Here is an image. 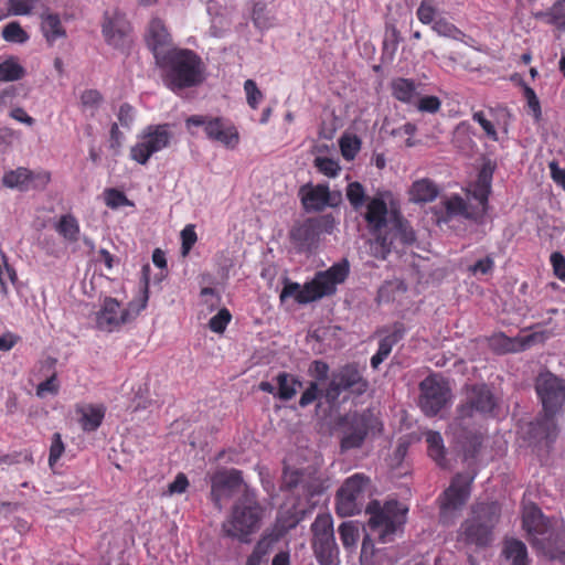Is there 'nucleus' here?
Segmentation results:
<instances>
[{
	"mask_svg": "<svg viewBox=\"0 0 565 565\" xmlns=\"http://www.w3.org/2000/svg\"><path fill=\"white\" fill-rule=\"evenodd\" d=\"M364 218L371 235L370 249L376 258L385 259L393 250L412 245L416 239L414 230L403 217L391 192L371 198Z\"/></svg>",
	"mask_w": 565,
	"mask_h": 565,
	"instance_id": "1",
	"label": "nucleus"
},
{
	"mask_svg": "<svg viewBox=\"0 0 565 565\" xmlns=\"http://www.w3.org/2000/svg\"><path fill=\"white\" fill-rule=\"evenodd\" d=\"M494 406V397L486 385L467 387L466 399L457 407L448 428V434L462 449L465 459L472 458L481 445L479 416L491 413Z\"/></svg>",
	"mask_w": 565,
	"mask_h": 565,
	"instance_id": "2",
	"label": "nucleus"
},
{
	"mask_svg": "<svg viewBox=\"0 0 565 565\" xmlns=\"http://www.w3.org/2000/svg\"><path fill=\"white\" fill-rule=\"evenodd\" d=\"M535 388L543 405V415L529 424L526 434L531 443L550 447L557 437L554 416L565 407V380L551 372H542Z\"/></svg>",
	"mask_w": 565,
	"mask_h": 565,
	"instance_id": "3",
	"label": "nucleus"
},
{
	"mask_svg": "<svg viewBox=\"0 0 565 565\" xmlns=\"http://www.w3.org/2000/svg\"><path fill=\"white\" fill-rule=\"evenodd\" d=\"M522 524L530 543L537 552L551 559H556L563 554L565 546L563 519H547L537 505L526 503L523 505Z\"/></svg>",
	"mask_w": 565,
	"mask_h": 565,
	"instance_id": "4",
	"label": "nucleus"
},
{
	"mask_svg": "<svg viewBox=\"0 0 565 565\" xmlns=\"http://www.w3.org/2000/svg\"><path fill=\"white\" fill-rule=\"evenodd\" d=\"M157 63L163 68L164 84L172 90L192 87L203 81V63L190 50H169Z\"/></svg>",
	"mask_w": 565,
	"mask_h": 565,
	"instance_id": "5",
	"label": "nucleus"
},
{
	"mask_svg": "<svg viewBox=\"0 0 565 565\" xmlns=\"http://www.w3.org/2000/svg\"><path fill=\"white\" fill-rule=\"evenodd\" d=\"M349 275V263L344 259L332 265L324 271L316 274L315 278L301 287L298 282L285 285L280 300L295 298L298 303H308L335 292L337 285L343 282Z\"/></svg>",
	"mask_w": 565,
	"mask_h": 565,
	"instance_id": "6",
	"label": "nucleus"
},
{
	"mask_svg": "<svg viewBox=\"0 0 565 565\" xmlns=\"http://www.w3.org/2000/svg\"><path fill=\"white\" fill-rule=\"evenodd\" d=\"M263 512L255 492L246 489L233 505L230 516L223 522L222 530L226 536L249 543L250 535L260 527Z\"/></svg>",
	"mask_w": 565,
	"mask_h": 565,
	"instance_id": "7",
	"label": "nucleus"
},
{
	"mask_svg": "<svg viewBox=\"0 0 565 565\" xmlns=\"http://www.w3.org/2000/svg\"><path fill=\"white\" fill-rule=\"evenodd\" d=\"M406 512L407 508L398 501L372 500L365 507V513L369 515L367 529L381 543L391 542L405 523Z\"/></svg>",
	"mask_w": 565,
	"mask_h": 565,
	"instance_id": "8",
	"label": "nucleus"
},
{
	"mask_svg": "<svg viewBox=\"0 0 565 565\" xmlns=\"http://www.w3.org/2000/svg\"><path fill=\"white\" fill-rule=\"evenodd\" d=\"M148 287L145 286L140 297L132 300L127 307L122 308L115 298H106L96 312V327L105 332L119 330L124 324L132 321L147 306Z\"/></svg>",
	"mask_w": 565,
	"mask_h": 565,
	"instance_id": "9",
	"label": "nucleus"
},
{
	"mask_svg": "<svg viewBox=\"0 0 565 565\" xmlns=\"http://www.w3.org/2000/svg\"><path fill=\"white\" fill-rule=\"evenodd\" d=\"M473 514L461 525V536L468 544L487 546L492 541V530L500 518V505L497 502L480 503Z\"/></svg>",
	"mask_w": 565,
	"mask_h": 565,
	"instance_id": "10",
	"label": "nucleus"
},
{
	"mask_svg": "<svg viewBox=\"0 0 565 565\" xmlns=\"http://www.w3.org/2000/svg\"><path fill=\"white\" fill-rule=\"evenodd\" d=\"M371 480L364 473H354L347 478L335 495V512L340 516L361 513L370 493Z\"/></svg>",
	"mask_w": 565,
	"mask_h": 565,
	"instance_id": "11",
	"label": "nucleus"
},
{
	"mask_svg": "<svg viewBox=\"0 0 565 565\" xmlns=\"http://www.w3.org/2000/svg\"><path fill=\"white\" fill-rule=\"evenodd\" d=\"M173 139L171 126L168 124L149 125L138 137L130 149V158L139 164H147L157 152L168 148Z\"/></svg>",
	"mask_w": 565,
	"mask_h": 565,
	"instance_id": "12",
	"label": "nucleus"
},
{
	"mask_svg": "<svg viewBox=\"0 0 565 565\" xmlns=\"http://www.w3.org/2000/svg\"><path fill=\"white\" fill-rule=\"evenodd\" d=\"M188 130L193 135V127H202L206 137L227 149H235L239 143L237 128L227 119L204 115H192L185 120Z\"/></svg>",
	"mask_w": 565,
	"mask_h": 565,
	"instance_id": "13",
	"label": "nucleus"
},
{
	"mask_svg": "<svg viewBox=\"0 0 565 565\" xmlns=\"http://www.w3.org/2000/svg\"><path fill=\"white\" fill-rule=\"evenodd\" d=\"M480 179L482 184H480L472 193V199L476 203L468 202L459 195H451L441 201V204L449 217L462 216L465 218L478 221L484 216L488 209L490 183L483 175H480Z\"/></svg>",
	"mask_w": 565,
	"mask_h": 565,
	"instance_id": "14",
	"label": "nucleus"
},
{
	"mask_svg": "<svg viewBox=\"0 0 565 565\" xmlns=\"http://www.w3.org/2000/svg\"><path fill=\"white\" fill-rule=\"evenodd\" d=\"M367 387L369 382L359 367L355 364H347L332 372L324 390V397L329 403H334L344 392L360 396L367 391Z\"/></svg>",
	"mask_w": 565,
	"mask_h": 565,
	"instance_id": "15",
	"label": "nucleus"
},
{
	"mask_svg": "<svg viewBox=\"0 0 565 565\" xmlns=\"http://www.w3.org/2000/svg\"><path fill=\"white\" fill-rule=\"evenodd\" d=\"M419 407L427 416L437 415L451 402V388L446 379L439 374H433L424 379L419 384Z\"/></svg>",
	"mask_w": 565,
	"mask_h": 565,
	"instance_id": "16",
	"label": "nucleus"
},
{
	"mask_svg": "<svg viewBox=\"0 0 565 565\" xmlns=\"http://www.w3.org/2000/svg\"><path fill=\"white\" fill-rule=\"evenodd\" d=\"M311 530L313 551L320 565H334L339 550L334 539L333 521L330 514H319Z\"/></svg>",
	"mask_w": 565,
	"mask_h": 565,
	"instance_id": "17",
	"label": "nucleus"
},
{
	"mask_svg": "<svg viewBox=\"0 0 565 565\" xmlns=\"http://www.w3.org/2000/svg\"><path fill=\"white\" fill-rule=\"evenodd\" d=\"M375 424L376 419L369 412L347 415L341 428V450L360 448Z\"/></svg>",
	"mask_w": 565,
	"mask_h": 565,
	"instance_id": "18",
	"label": "nucleus"
},
{
	"mask_svg": "<svg viewBox=\"0 0 565 565\" xmlns=\"http://www.w3.org/2000/svg\"><path fill=\"white\" fill-rule=\"evenodd\" d=\"M473 479L475 476L469 473H458L454 477L441 499V522L449 523L454 518V512L466 503L470 494V484Z\"/></svg>",
	"mask_w": 565,
	"mask_h": 565,
	"instance_id": "19",
	"label": "nucleus"
},
{
	"mask_svg": "<svg viewBox=\"0 0 565 565\" xmlns=\"http://www.w3.org/2000/svg\"><path fill=\"white\" fill-rule=\"evenodd\" d=\"M281 488L298 490L299 493L309 498L322 492L321 480L317 476L316 469L311 467L300 469L286 466L281 477Z\"/></svg>",
	"mask_w": 565,
	"mask_h": 565,
	"instance_id": "20",
	"label": "nucleus"
},
{
	"mask_svg": "<svg viewBox=\"0 0 565 565\" xmlns=\"http://www.w3.org/2000/svg\"><path fill=\"white\" fill-rule=\"evenodd\" d=\"M243 482L242 472L236 469L221 470L211 478V499L222 510V500L230 498Z\"/></svg>",
	"mask_w": 565,
	"mask_h": 565,
	"instance_id": "21",
	"label": "nucleus"
},
{
	"mask_svg": "<svg viewBox=\"0 0 565 565\" xmlns=\"http://www.w3.org/2000/svg\"><path fill=\"white\" fill-rule=\"evenodd\" d=\"M130 25L124 13L115 10L107 11L103 23V35L108 44L119 47L125 44Z\"/></svg>",
	"mask_w": 565,
	"mask_h": 565,
	"instance_id": "22",
	"label": "nucleus"
},
{
	"mask_svg": "<svg viewBox=\"0 0 565 565\" xmlns=\"http://www.w3.org/2000/svg\"><path fill=\"white\" fill-rule=\"evenodd\" d=\"M299 194L306 211H322L328 205H334L331 202L329 188L326 184H307L300 188Z\"/></svg>",
	"mask_w": 565,
	"mask_h": 565,
	"instance_id": "23",
	"label": "nucleus"
},
{
	"mask_svg": "<svg viewBox=\"0 0 565 565\" xmlns=\"http://www.w3.org/2000/svg\"><path fill=\"white\" fill-rule=\"evenodd\" d=\"M147 43L153 52L156 61L162 58L168 52L166 47L170 44V34L158 18L152 19L149 23Z\"/></svg>",
	"mask_w": 565,
	"mask_h": 565,
	"instance_id": "24",
	"label": "nucleus"
},
{
	"mask_svg": "<svg viewBox=\"0 0 565 565\" xmlns=\"http://www.w3.org/2000/svg\"><path fill=\"white\" fill-rule=\"evenodd\" d=\"M438 194V185L428 178L414 181L408 190L409 201L417 204L433 202Z\"/></svg>",
	"mask_w": 565,
	"mask_h": 565,
	"instance_id": "25",
	"label": "nucleus"
},
{
	"mask_svg": "<svg viewBox=\"0 0 565 565\" xmlns=\"http://www.w3.org/2000/svg\"><path fill=\"white\" fill-rule=\"evenodd\" d=\"M419 86L420 85L414 79L405 77H397L391 82L393 97L407 105H414L416 103L419 96Z\"/></svg>",
	"mask_w": 565,
	"mask_h": 565,
	"instance_id": "26",
	"label": "nucleus"
},
{
	"mask_svg": "<svg viewBox=\"0 0 565 565\" xmlns=\"http://www.w3.org/2000/svg\"><path fill=\"white\" fill-rule=\"evenodd\" d=\"M317 235V230L310 222H305L290 231L291 242L300 250L310 249L316 243Z\"/></svg>",
	"mask_w": 565,
	"mask_h": 565,
	"instance_id": "27",
	"label": "nucleus"
},
{
	"mask_svg": "<svg viewBox=\"0 0 565 565\" xmlns=\"http://www.w3.org/2000/svg\"><path fill=\"white\" fill-rule=\"evenodd\" d=\"M81 414L79 423L86 431L96 430L105 416V408L98 405H87L77 411Z\"/></svg>",
	"mask_w": 565,
	"mask_h": 565,
	"instance_id": "28",
	"label": "nucleus"
},
{
	"mask_svg": "<svg viewBox=\"0 0 565 565\" xmlns=\"http://www.w3.org/2000/svg\"><path fill=\"white\" fill-rule=\"evenodd\" d=\"M277 397L282 401H289L297 394L301 387V382L292 374L280 372L276 376Z\"/></svg>",
	"mask_w": 565,
	"mask_h": 565,
	"instance_id": "29",
	"label": "nucleus"
},
{
	"mask_svg": "<svg viewBox=\"0 0 565 565\" xmlns=\"http://www.w3.org/2000/svg\"><path fill=\"white\" fill-rule=\"evenodd\" d=\"M41 28L46 41L50 44H53L57 39L64 38L66 34L57 14H44L42 17Z\"/></svg>",
	"mask_w": 565,
	"mask_h": 565,
	"instance_id": "30",
	"label": "nucleus"
},
{
	"mask_svg": "<svg viewBox=\"0 0 565 565\" xmlns=\"http://www.w3.org/2000/svg\"><path fill=\"white\" fill-rule=\"evenodd\" d=\"M402 335L403 334L399 330H395L381 339L377 352L371 358V366L373 369H377L380 364L391 354L393 347L399 341Z\"/></svg>",
	"mask_w": 565,
	"mask_h": 565,
	"instance_id": "31",
	"label": "nucleus"
},
{
	"mask_svg": "<svg viewBox=\"0 0 565 565\" xmlns=\"http://www.w3.org/2000/svg\"><path fill=\"white\" fill-rule=\"evenodd\" d=\"M503 554L511 562V565H529L527 550L519 540H508L504 544Z\"/></svg>",
	"mask_w": 565,
	"mask_h": 565,
	"instance_id": "32",
	"label": "nucleus"
},
{
	"mask_svg": "<svg viewBox=\"0 0 565 565\" xmlns=\"http://www.w3.org/2000/svg\"><path fill=\"white\" fill-rule=\"evenodd\" d=\"M33 177V172L25 168H18L14 171L7 172L2 178V183L10 189L26 190L29 180Z\"/></svg>",
	"mask_w": 565,
	"mask_h": 565,
	"instance_id": "33",
	"label": "nucleus"
},
{
	"mask_svg": "<svg viewBox=\"0 0 565 565\" xmlns=\"http://www.w3.org/2000/svg\"><path fill=\"white\" fill-rule=\"evenodd\" d=\"M25 70L13 56L0 63V82H15L21 79Z\"/></svg>",
	"mask_w": 565,
	"mask_h": 565,
	"instance_id": "34",
	"label": "nucleus"
},
{
	"mask_svg": "<svg viewBox=\"0 0 565 565\" xmlns=\"http://www.w3.org/2000/svg\"><path fill=\"white\" fill-rule=\"evenodd\" d=\"M429 456L441 467H445V447L441 435L438 431L426 433Z\"/></svg>",
	"mask_w": 565,
	"mask_h": 565,
	"instance_id": "35",
	"label": "nucleus"
},
{
	"mask_svg": "<svg viewBox=\"0 0 565 565\" xmlns=\"http://www.w3.org/2000/svg\"><path fill=\"white\" fill-rule=\"evenodd\" d=\"M56 231L64 239L72 243L79 238V224L73 215H63L56 225Z\"/></svg>",
	"mask_w": 565,
	"mask_h": 565,
	"instance_id": "36",
	"label": "nucleus"
},
{
	"mask_svg": "<svg viewBox=\"0 0 565 565\" xmlns=\"http://www.w3.org/2000/svg\"><path fill=\"white\" fill-rule=\"evenodd\" d=\"M339 535L343 546L348 550L354 548L360 537L359 525L354 521L343 522L339 526Z\"/></svg>",
	"mask_w": 565,
	"mask_h": 565,
	"instance_id": "37",
	"label": "nucleus"
},
{
	"mask_svg": "<svg viewBox=\"0 0 565 565\" xmlns=\"http://www.w3.org/2000/svg\"><path fill=\"white\" fill-rule=\"evenodd\" d=\"M252 20L259 30H268L275 24V17L267 10L266 4L262 2L254 4Z\"/></svg>",
	"mask_w": 565,
	"mask_h": 565,
	"instance_id": "38",
	"label": "nucleus"
},
{
	"mask_svg": "<svg viewBox=\"0 0 565 565\" xmlns=\"http://www.w3.org/2000/svg\"><path fill=\"white\" fill-rule=\"evenodd\" d=\"M431 29L439 36L449 38L456 41H462L465 38V33L445 18L437 19L431 25Z\"/></svg>",
	"mask_w": 565,
	"mask_h": 565,
	"instance_id": "39",
	"label": "nucleus"
},
{
	"mask_svg": "<svg viewBox=\"0 0 565 565\" xmlns=\"http://www.w3.org/2000/svg\"><path fill=\"white\" fill-rule=\"evenodd\" d=\"M81 107L84 113H89L90 116H94L98 110L100 105L103 104V96L96 89H85L79 97Z\"/></svg>",
	"mask_w": 565,
	"mask_h": 565,
	"instance_id": "40",
	"label": "nucleus"
},
{
	"mask_svg": "<svg viewBox=\"0 0 565 565\" xmlns=\"http://www.w3.org/2000/svg\"><path fill=\"white\" fill-rule=\"evenodd\" d=\"M2 38L7 42H13V43H24L29 40L28 33L15 21L8 23L3 28Z\"/></svg>",
	"mask_w": 565,
	"mask_h": 565,
	"instance_id": "41",
	"label": "nucleus"
},
{
	"mask_svg": "<svg viewBox=\"0 0 565 565\" xmlns=\"http://www.w3.org/2000/svg\"><path fill=\"white\" fill-rule=\"evenodd\" d=\"M40 0H8L7 8L10 15H28Z\"/></svg>",
	"mask_w": 565,
	"mask_h": 565,
	"instance_id": "42",
	"label": "nucleus"
},
{
	"mask_svg": "<svg viewBox=\"0 0 565 565\" xmlns=\"http://www.w3.org/2000/svg\"><path fill=\"white\" fill-rule=\"evenodd\" d=\"M347 198L354 210H360L365 203V191L362 184L359 182L349 183Z\"/></svg>",
	"mask_w": 565,
	"mask_h": 565,
	"instance_id": "43",
	"label": "nucleus"
},
{
	"mask_svg": "<svg viewBox=\"0 0 565 565\" xmlns=\"http://www.w3.org/2000/svg\"><path fill=\"white\" fill-rule=\"evenodd\" d=\"M361 141L356 136H343L340 139V149L344 159L352 160L360 151Z\"/></svg>",
	"mask_w": 565,
	"mask_h": 565,
	"instance_id": "44",
	"label": "nucleus"
},
{
	"mask_svg": "<svg viewBox=\"0 0 565 565\" xmlns=\"http://www.w3.org/2000/svg\"><path fill=\"white\" fill-rule=\"evenodd\" d=\"M437 9L431 0H423L417 8L416 15L423 24H434Z\"/></svg>",
	"mask_w": 565,
	"mask_h": 565,
	"instance_id": "45",
	"label": "nucleus"
},
{
	"mask_svg": "<svg viewBox=\"0 0 565 565\" xmlns=\"http://www.w3.org/2000/svg\"><path fill=\"white\" fill-rule=\"evenodd\" d=\"M315 167L324 175L334 178L339 174L341 168L338 161L331 158L318 157L315 159Z\"/></svg>",
	"mask_w": 565,
	"mask_h": 565,
	"instance_id": "46",
	"label": "nucleus"
},
{
	"mask_svg": "<svg viewBox=\"0 0 565 565\" xmlns=\"http://www.w3.org/2000/svg\"><path fill=\"white\" fill-rule=\"evenodd\" d=\"M414 105L422 113L436 114L440 109L441 102L437 96H418Z\"/></svg>",
	"mask_w": 565,
	"mask_h": 565,
	"instance_id": "47",
	"label": "nucleus"
},
{
	"mask_svg": "<svg viewBox=\"0 0 565 565\" xmlns=\"http://www.w3.org/2000/svg\"><path fill=\"white\" fill-rule=\"evenodd\" d=\"M231 313L227 309H221L215 316L210 319V329L216 333H222L231 321Z\"/></svg>",
	"mask_w": 565,
	"mask_h": 565,
	"instance_id": "48",
	"label": "nucleus"
},
{
	"mask_svg": "<svg viewBox=\"0 0 565 565\" xmlns=\"http://www.w3.org/2000/svg\"><path fill=\"white\" fill-rule=\"evenodd\" d=\"M278 540L279 535L277 533H265L255 545L254 551L264 557L273 550L275 543H277Z\"/></svg>",
	"mask_w": 565,
	"mask_h": 565,
	"instance_id": "49",
	"label": "nucleus"
},
{
	"mask_svg": "<svg viewBox=\"0 0 565 565\" xmlns=\"http://www.w3.org/2000/svg\"><path fill=\"white\" fill-rule=\"evenodd\" d=\"M550 21L557 28L565 29V0L556 1L547 13Z\"/></svg>",
	"mask_w": 565,
	"mask_h": 565,
	"instance_id": "50",
	"label": "nucleus"
},
{
	"mask_svg": "<svg viewBox=\"0 0 565 565\" xmlns=\"http://www.w3.org/2000/svg\"><path fill=\"white\" fill-rule=\"evenodd\" d=\"M244 90L246 93L247 104L254 109L257 108L258 104L263 99V93L258 89L255 81H245Z\"/></svg>",
	"mask_w": 565,
	"mask_h": 565,
	"instance_id": "51",
	"label": "nucleus"
},
{
	"mask_svg": "<svg viewBox=\"0 0 565 565\" xmlns=\"http://www.w3.org/2000/svg\"><path fill=\"white\" fill-rule=\"evenodd\" d=\"M105 202H106L107 206H109L111 209L131 205V203L127 199V196L122 192H120L116 189H110L105 192Z\"/></svg>",
	"mask_w": 565,
	"mask_h": 565,
	"instance_id": "52",
	"label": "nucleus"
},
{
	"mask_svg": "<svg viewBox=\"0 0 565 565\" xmlns=\"http://www.w3.org/2000/svg\"><path fill=\"white\" fill-rule=\"evenodd\" d=\"M18 279L15 270L10 267L7 263H0V291L3 295H8V285L7 281H11L14 284Z\"/></svg>",
	"mask_w": 565,
	"mask_h": 565,
	"instance_id": "53",
	"label": "nucleus"
},
{
	"mask_svg": "<svg viewBox=\"0 0 565 565\" xmlns=\"http://www.w3.org/2000/svg\"><path fill=\"white\" fill-rule=\"evenodd\" d=\"M181 239H182V255L185 256L189 254L193 245L195 244L198 236L193 225H186L181 231Z\"/></svg>",
	"mask_w": 565,
	"mask_h": 565,
	"instance_id": "54",
	"label": "nucleus"
},
{
	"mask_svg": "<svg viewBox=\"0 0 565 565\" xmlns=\"http://www.w3.org/2000/svg\"><path fill=\"white\" fill-rule=\"evenodd\" d=\"M64 452V444L58 433H55L52 437L50 447L49 463L53 467Z\"/></svg>",
	"mask_w": 565,
	"mask_h": 565,
	"instance_id": "55",
	"label": "nucleus"
},
{
	"mask_svg": "<svg viewBox=\"0 0 565 565\" xmlns=\"http://www.w3.org/2000/svg\"><path fill=\"white\" fill-rule=\"evenodd\" d=\"M320 393L321 392L318 387V384L316 382H311L307 390L302 393L299 399V405L301 407L308 406L318 398Z\"/></svg>",
	"mask_w": 565,
	"mask_h": 565,
	"instance_id": "56",
	"label": "nucleus"
},
{
	"mask_svg": "<svg viewBox=\"0 0 565 565\" xmlns=\"http://www.w3.org/2000/svg\"><path fill=\"white\" fill-rule=\"evenodd\" d=\"M551 264L555 276L565 281V257L561 253L555 252L551 255Z\"/></svg>",
	"mask_w": 565,
	"mask_h": 565,
	"instance_id": "57",
	"label": "nucleus"
},
{
	"mask_svg": "<svg viewBox=\"0 0 565 565\" xmlns=\"http://www.w3.org/2000/svg\"><path fill=\"white\" fill-rule=\"evenodd\" d=\"M118 120L122 127L130 128L135 120V109L128 104L121 105L118 111Z\"/></svg>",
	"mask_w": 565,
	"mask_h": 565,
	"instance_id": "58",
	"label": "nucleus"
},
{
	"mask_svg": "<svg viewBox=\"0 0 565 565\" xmlns=\"http://www.w3.org/2000/svg\"><path fill=\"white\" fill-rule=\"evenodd\" d=\"M493 266H494V262L491 257L487 256L482 259H479L478 262H476L471 267H470V270L477 275V274H481V275H487L489 273L492 271L493 269Z\"/></svg>",
	"mask_w": 565,
	"mask_h": 565,
	"instance_id": "59",
	"label": "nucleus"
},
{
	"mask_svg": "<svg viewBox=\"0 0 565 565\" xmlns=\"http://www.w3.org/2000/svg\"><path fill=\"white\" fill-rule=\"evenodd\" d=\"M309 371L318 381H324L328 377L329 365L323 361L317 360L311 363Z\"/></svg>",
	"mask_w": 565,
	"mask_h": 565,
	"instance_id": "60",
	"label": "nucleus"
},
{
	"mask_svg": "<svg viewBox=\"0 0 565 565\" xmlns=\"http://www.w3.org/2000/svg\"><path fill=\"white\" fill-rule=\"evenodd\" d=\"M58 391V386L56 384L55 376H51L44 382L40 383L36 388V395L39 397H44L47 393L56 394Z\"/></svg>",
	"mask_w": 565,
	"mask_h": 565,
	"instance_id": "61",
	"label": "nucleus"
},
{
	"mask_svg": "<svg viewBox=\"0 0 565 565\" xmlns=\"http://www.w3.org/2000/svg\"><path fill=\"white\" fill-rule=\"evenodd\" d=\"M189 486L188 478L183 473H179L175 479L169 484L170 494H181Z\"/></svg>",
	"mask_w": 565,
	"mask_h": 565,
	"instance_id": "62",
	"label": "nucleus"
},
{
	"mask_svg": "<svg viewBox=\"0 0 565 565\" xmlns=\"http://www.w3.org/2000/svg\"><path fill=\"white\" fill-rule=\"evenodd\" d=\"M51 181V174L47 171H41L38 173L33 172V177L29 180L32 186L35 189H44Z\"/></svg>",
	"mask_w": 565,
	"mask_h": 565,
	"instance_id": "63",
	"label": "nucleus"
},
{
	"mask_svg": "<svg viewBox=\"0 0 565 565\" xmlns=\"http://www.w3.org/2000/svg\"><path fill=\"white\" fill-rule=\"evenodd\" d=\"M548 168L553 180L565 189V170L559 169L555 161H551Z\"/></svg>",
	"mask_w": 565,
	"mask_h": 565,
	"instance_id": "64",
	"label": "nucleus"
}]
</instances>
